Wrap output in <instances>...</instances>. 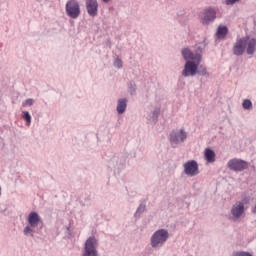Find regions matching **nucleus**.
I'll use <instances>...</instances> for the list:
<instances>
[{
  "mask_svg": "<svg viewBox=\"0 0 256 256\" xmlns=\"http://www.w3.org/2000/svg\"><path fill=\"white\" fill-rule=\"evenodd\" d=\"M0 196H1V187H0Z\"/></svg>",
  "mask_w": 256,
  "mask_h": 256,
  "instance_id": "c756f323",
  "label": "nucleus"
},
{
  "mask_svg": "<svg viewBox=\"0 0 256 256\" xmlns=\"http://www.w3.org/2000/svg\"><path fill=\"white\" fill-rule=\"evenodd\" d=\"M242 107H243V109H247L249 111V110L253 109V103L251 102V100L246 99L243 101Z\"/></svg>",
  "mask_w": 256,
  "mask_h": 256,
  "instance_id": "6ab92c4d",
  "label": "nucleus"
},
{
  "mask_svg": "<svg viewBox=\"0 0 256 256\" xmlns=\"http://www.w3.org/2000/svg\"><path fill=\"white\" fill-rule=\"evenodd\" d=\"M252 213H256V204H255V206L252 209Z\"/></svg>",
  "mask_w": 256,
  "mask_h": 256,
  "instance_id": "bb28decb",
  "label": "nucleus"
},
{
  "mask_svg": "<svg viewBox=\"0 0 256 256\" xmlns=\"http://www.w3.org/2000/svg\"><path fill=\"white\" fill-rule=\"evenodd\" d=\"M33 103H35V101L31 98L26 99L25 102L23 103L24 107H31V105H33Z\"/></svg>",
  "mask_w": 256,
  "mask_h": 256,
  "instance_id": "5701e85b",
  "label": "nucleus"
},
{
  "mask_svg": "<svg viewBox=\"0 0 256 256\" xmlns=\"http://www.w3.org/2000/svg\"><path fill=\"white\" fill-rule=\"evenodd\" d=\"M200 17H201V22L203 23V25H209V23L215 21V19L217 17V12L213 8H208V9L204 10V12L202 13V15Z\"/></svg>",
  "mask_w": 256,
  "mask_h": 256,
  "instance_id": "6e6552de",
  "label": "nucleus"
},
{
  "mask_svg": "<svg viewBox=\"0 0 256 256\" xmlns=\"http://www.w3.org/2000/svg\"><path fill=\"white\" fill-rule=\"evenodd\" d=\"M129 89L131 91V95H133V92H135V83L130 82L129 83Z\"/></svg>",
  "mask_w": 256,
  "mask_h": 256,
  "instance_id": "a878e982",
  "label": "nucleus"
},
{
  "mask_svg": "<svg viewBox=\"0 0 256 256\" xmlns=\"http://www.w3.org/2000/svg\"><path fill=\"white\" fill-rule=\"evenodd\" d=\"M144 211H145V204H140L135 213V217H137V215H141V213H143Z\"/></svg>",
  "mask_w": 256,
  "mask_h": 256,
  "instance_id": "412c9836",
  "label": "nucleus"
},
{
  "mask_svg": "<svg viewBox=\"0 0 256 256\" xmlns=\"http://www.w3.org/2000/svg\"><path fill=\"white\" fill-rule=\"evenodd\" d=\"M28 223H29L30 227H32V228L38 227L39 223H42L41 217L39 216V214L37 212H31L28 215Z\"/></svg>",
  "mask_w": 256,
  "mask_h": 256,
  "instance_id": "ddd939ff",
  "label": "nucleus"
},
{
  "mask_svg": "<svg viewBox=\"0 0 256 256\" xmlns=\"http://www.w3.org/2000/svg\"><path fill=\"white\" fill-rule=\"evenodd\" d=\"M161 113V108H156L154 111H153V117L154 119H157V117H159V114Z\"/></svg>",
  "mask_w": 256,
  "mask_h": 256,
  "instance_id": "b1692460",
  "label": "nucleus"
},
{
  "mask_svg": "<svg viewBox=\"0 0 256 256\" xmlns=\"http://www.w3.org/2000/svg\"><path fill=\"white\" fill-rule=\"evenodd\" d=\"M228 169L231 171L241 172L245 171V169H249V163L247 161L241 159H231L227 163Z\"/></svg>",
  "mask_w": 256,
  "mask_h": 256,
  "instance_id": "39448f33",
  "label": "nucleus"
},
{
  "mask_svg": "<svg viewBox=\"0 0 256 256\" xmlns=\"http://www.w3.org/2000/svg\"><path fill=\"white\" fill-rule=\"evenodd\" d=\"M197 74L202 75L203 77H205V75H209L207 67H205V65H198Z\"/></svg>",
  "mask_w": 256,
  "mask_h": 256,
  "instance_id": "a211bd4d",
  "label": "nucleus"
},
{
  "mask_svg": "<svg viewBox=\"0 0 256 256\" xmlns=\"http://www.w3.org/2000/svg\"><path fill=\"white\" fill-rule=\"evenodd\" d=\"M114 67L121 69V67H123V61L120 58H116L114 60Z\"/></svg>",
  "mask_w": 256,
  "mask_h": 256,
  "instance_id": "aec40b11",
  "label": "nucleus"
},
{
  "mask_svg": "<svg viewBox=\"0 0 256 256\" xmlns=\"http://www.w3.org/2000/svg\"><path fill=\"white\" fill-rule=\"evenodd\" d=\"M66 15H68L70 19H77L79 15H81V6L79 5V1L69 0L66 3Z\"/></svg>",
  "mask_w": 256,
  "mask_h": 256,
  "instance_id": "7ed1b4c3",
  "label": "nucleus"
},
{
  "mask_svg": "<svg viewBox=\"0 0 256 256\" xmlns=\"http://www.w3.org/2000/svg\"><path fill=\"white\" fill-rule=\"evenodd\" d=\"M24 235H31V237H33V229L31 226H26L24 228Z\"/></svg>",
  "mask_w": 256,
  "mask_h": 256,
  "instance_id": "4be33fe9",
  "label": "nucleus"
},
{
  "mask_svg": "<svg viewBox=\"0 0 256 256\" xmlns=\"http://www.w3.org/2000/svg\"><path fill=\"white\" fill-rule=\"evenodd\" d=\"M233 53L237 57H241L245 53V38H238L233 46Z\"/></svg>",
  "mask_w": 256,
  "mask_h": 256,
  "instance_id": "9b49d317",
  "label": "nucleus"
},
{
  "mask_svg": "<svg viewBox=\"0 0 256 256\" xmlns=\"http://www.w3.org/2000/svg\"><path fill=\"white\" fill-rule=\"evenodd\" d=\"M184 173L188 177H196L199 174V164L195 160H189L183 164Z\"/></svg>",
  "mask_w": 256,
  "mask_h": 256,
  "instance_id": "423d86ee",
  "label": "nucleus"
},
{
  "mask_svg": "<svg viewBox=\"0 0 256 256\" xmlns=\"http://www.w3.org/2000/svg\"><path fill=\"white\" fill-rule=\"evenodd\" d=\"M103 1V3H109V1H111V0H102Z\"/></svg>",
  "mask_w": 256,
  "mask_h": 256,
  "instance_id": "cd10ccee",
  "label": "nucleus"
},
{
  "mask_svg": "<svg viewBox=\"0 0 256 256\" xmlns=\"http://www.w3.org/2000/svg\"><path fill=\"white\" fill-rule=\"evenodd\" d=\"M167 239H169V232L165 229H159L151 237V247L154 249L161 247L167 243Z\"/></svg>",
  "mask_w": 256,
  "mask_h": 256,
  "instance_id": "f03ea898",
  "label": "nucleus"
},
{
  "mask_svg": "<svg viewBox=\"0 0 256 256\" xmlns=\"http://www.w3.org/2000/svg\"><path fill=\"white\" fill-rule=\"evenodd\" d=\"M86 9L90 17H97L99 11V3L97 0H86Z\"/></svg>",
  "mask_w": 256,
  "mask_h": 256,
  "instance_id": "9d476101",
  "label": "nucleus"
},
{
  "mask_svg": "<svg viewBox=\"0 0 256 256\" xmlns=\"http://www.w3.org/2000/svg\"><path fill=\"white\" fill-rule=\"evenodd\" d=\"M22 119H24V121H26L27 127H29L31 125V114H29L28 111L22 112Z\"/></svg>",
  "mask_w": 256,
  "mask_h": 256,
  "instance_id": "f3484780",
  "label": "nucleus"
},
{
  "mask_svg": "<svg viewBox=\"0 0 256 256\" xmlns=\"http://www.w3.org/2000/svg\"><path fill=\"white\" fill-rule=\"evenodd\" d=\"M83 256H99L97 252V239L95 237H89L86 240Z\"/></svg>",
  "mask_w": 256,
  "mask_h": 256,
  "instance_id": "20e7f679",
  "label": "nucleus"
},
{
  "mask_svg": "<svg viewBox=\"0 0 256 256\" xmlns=\"http://www.w3.org/2000/svg\"><path fill=\"white\" fill-rule=\"evenodd\" d=\"M229 33V28L227 26H219L216 32L217 39H225Z\"/></svg>",
  "mask_w": 256,
  "mask_h": 256,
  "instance_id": "2eb2a0df",
  "label": "nucleus"
},
{
  "mask_svg": "<svg viewBox=\"0 0 256 256\" xmlns=\"http://www.w3.org/2000/svg\"><path fill=\"white\" fill-rule=\"evenodd\" d=\"M246 203H249V199H247V200H244Z\"/></svg>",
  "mask_w": 256,
  "mask_h": 256,
  "instance_id": "c85d7f7f",
  "label": "nucleus"
},
{
  "mask_svg": "<svg viewBox=\"0 0 256 256\" xmlns=\"http://www.w3.org/2000/svg\"><path fill=\"white\" fill-rule=\"evenodd\" d=\"M183 59L186 61L184 69L182 71L183 77H195L197 74V69L201 65L203 56L201 53H193L189 48H184L182 50Z\"/></svg>",
  "mask_w": 256,
  "mask_h": 256,
  "instance_id": "f257e3e1",
  "label": "nucleus"
},
{
  "mask_svg": "<svg viewBox=\"0 0 256 256\" xmlns=\"http://www.w3.org/2000/svg\"><path fill=\"white\" fill-rule=\"evenodd\" d=\"M187 139V132L184 129L180 131H172L170 133V143L172 145H179V143H184Z\"/></svg>",
  "mask_w": 256,
  "mask_h": 256,
  "instance_id": "0eeeda50",
  "label": "nucleus"
},
{
  "mask_svg": "<svg viewBox=\"0 0 256 256\" xmlns=\"http://www.w3.org/2000/svg\"><path fill=\"white\" fill-rule=\"evenodd\" d=\"M240 0H225L226 5H235Z\"/></svg>",
  "mask_w": 256,
  "mask_h": 256,
  "instance_id": "393cba45",
  "label": "nucleus"
},
{
  "mask_svg": "<svg viewBox=\"0 0 256 256\" xmlns=\"http://www.w3.org/2000/svg\"><path fill=\"white\" fill-rule=\"evenodd\" d=\"M217 155L215 151L211 150L210 148H206L204 151V158L207 163H215Z\"/></svg>",
  "mask_w": 256,
  "mask_h": 256,
  "instance_id": "4468645a",
  "label": "nucleus"
},
{
  "mask_svg": "<svg viewBox=\"0 0 256 256\" xmlns=\"http://www.w3.org/2000/svg\"><path fill=\"white\" fill-rule=\"evenodd\" d=\"M244 39L247 55H253L256 51V39L249 36H245Z\"/></svg>",
  "mask_w": 256,
  "mask_h": 256,
  "instance_id": "f8f14e48",
  "label": "nucleus"
},
{
  "mask_svg": "<svg viewBox=\"0 0 256 256\" xmlns=\"http://www.w3.org/2000/svg\"><path fill=\"white\" fill-rule=\"evenodd\" d=\"M245 213V203L238 201L231 208V215L234 221L240 219L241 216Z\"/></svg>",
  "mask_w": 256,
  "mask_h": 256,
  "instance_id": "1a4fd4ad",
  "label": "nucleus"
},
{
  "mask_svg": "<svg viewBox=\"0 0 256 256\" xmlns=\"http://www.w3.org/2000/svg\"><path fill=\"white\" fill-rule=\"evenodd\" d=\"M125 109H127V99H119L117 104V112L119 115H123V113H125Z\"/></svg>",
  "mask_w": 256,
  "mask_h": 256,
  "instance_id": "dca6fc26",
  "label": "nucleus"
}]
</instances>
